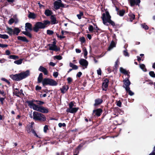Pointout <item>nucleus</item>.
<instances>
[{"instance_id": "nucleus-1", "label": "nucleus", "mask_w": 155, "mask_h": 155, "mask_svg": "<svg viewBox=\"0 0 155 155\" xmlns=\"http://www.w3.org/2000/svg\"><path fill=\"white\" fill-rule=\"evenodd\" d=\"M29 75L30 71L27 70L25 71L21 72L18 74L10 75V77L13 80L18 81L27 78Z\"/></svg>"}, {"instance_id": "nucleus-2", "label": "nucleus", "mask_w": 155, "mask_h": 155, "mask_svg": "<svg viewBox=\"0 0 155 155\" xmlns=\"http://www.w3.org/2000/svg\"><path fill=\"white\" fill-rule=\"evenodd\" d=\"M111 17L108 11H106L105 13H103L102 16L101 17L103 23L104 25H108L106 24L108 22L111 25L114 26H115V23L113 21L111 20Z\"/></svg>"}, {"instance_id": "nucleus-3", "label": "nucleus", "mask_w": 155, "mask_h": 155, "mask_svg": "<svg viewBox=\"0 0 155 155\" xmlns=\"http://www.w3.org/2000/svg\"><path fill=\"white\" fill-rule=\"evenodd\" d=\"M33 119L35 121H38L40 122H43L46 120V117L42 114L37 111L33 113Z\"/></svg>"}, {"instance_id": "nucleus-4", "label": "nucleus", "mask_w": 155, "mask_h": 155, "mask_svg": "<svg viewBox=\"0 0 155 155\" xmlns=\"http://www.w3.org/2000/svg\"><path fill=\"white\" fill-rule=\"evenodd\" d=\"M42 83L43 86L47 85L55 86L58 84L57 82L54 80L48 78H44L42 80Z\"/></svg>"}, {"instance_id": "nucleus-5", "label": "nucleus", "mask_w": 155, "mask_h": 155, "mask_svg": "<svg viewBox=\"0 0 155 155\" xmlns=\"http://www.w3.org/2000/svg\"><path fill=\"white\" fill-rule=\"evenodd\" d=\"M44 29L43 26V24L41 22H37L34 25L33 27V31L35 32H38L40 29Z\"/></svg>"}, {"instance_id": "nucleus-6", "label": "nucleus", "mask_w": 155, "mask_h": 155, "mask_svg": "<svg viewBox=\"0 0 155 155\" xmlns=\"http://www.w3.org/2000/svg\"><path fill=\"white\" fill-rule=\"evenodd\" d=\"M129 76L127 77L123 81L124 82V85L123 86L125 88V90H127V89L130 88L129 86L130 84V82L129 80Z\"/></svg>"}, {"instance_id": "nucleus-7", "label": "nucleus", "mask_w": 155, "mask_h": 155, "mask_svg": "<svg viewBox=\"0 0 155 155\" xmlns=\"http://www.w3.org/2000/svg\"><path fill=\"white\" fill-rule=\"evenodd\" d=\"M54 8L56 10H58L61 7H65L64 5L62 2L57 1H56L54 3Z\"/></svg>"}, {"instance_id": "nucleus-8", "label": "nucleus", "mask_w": 155, "mask_h": 155, "mask_svg": "<svg viewBox=\"0 0 155 155\" xmlns=\"http://www.w3.org/2000/svg\"><path fill=\"white\" fill-rule=\"evenodd\" d=\"M79 63L83 67L82 68L83 69L87 68L88 64V61L86 60L83 58H81L79 60Z\"/></svg>"}, {"instance_id": "nucleus-9", "label": "nucleus", "mask_w": 155, "mask_h": 155, "mask_svg": "<svg viewBox=\"0 0 155 155\" xmlns=\"http://www.w3.org/2000/svg\"><path fill=\"white\" fill-rule=\"evenodd\" d=\"M109 80L107 78H105L103 81L102 84V88L103 91H106L108 87Z\"/></svg>"}, {"instance_id": "nucleus-10", "label": "nucleus", "mask_w": 155, "mask_h": 155, "mask_svg": "<svg viewBox=\"0 0 155 155\" xmlns=\"http://www.w3.org/2000/svg\"><path fill=\"white\" fill-rule=\"evenodd\" d=\"M48 46L49 47V50L54 51L56 52L59 51L60 48L59 47H58L56 45H52L51 44H48Z\"/></svg>"}, {"instance_id": "nucleus-11", "label": "nucleus", "mask_w": 155, "mask_h": 155, "mask_svg": "<svg viewBox=\"0 0 155 155\" xmlns=\"http://www.w3.org/2000/svg\"><path fill=\"white\" fill-rule=\"evenodd\" d=\"M93 113L94 114V116L99 117L101 116L103 112V110L101 108H98L94 110H93Z\"/></svg>"}, {"instance_id": "nucleus-12", "label": "nucleus", "mask_w": 155, "mask_h": 155, "mask_svg": "<svg viewBox=\"0 0 155 155\" xmlns=\"http://www.w3.org/2000/svg\"><path fill=\"white\" fill-rule=\"evenodd\" d=\"M39 71L43 72L45 75H47L49 74V72L47 69L42 66H40L38 69Z\"/></svg>"}, {"instance_id": "nucleus-13", "label": "nucleus", "mask_w": 155, "mask_h": 155, "mask_svg": "<svg viewBox=\"0 0 155 155\" xmlns=\"http://www.w3.org/2000/svg\"><path fill=\"white\" fill-rule=\"evenodd\" d=\"M25 30L26 31L29 30L31 31L32 30L33 31V28H32V25L30 23L27 22L26 23L25 26Z\"/></svg>"}, {"instance_id": "nucleus-14", "label": "nucleus", "mask_w": 155, "mask_h": 155, "mask_svg": "<svg viewBox=\"0 0 155 155\" xmlns=\"http://www.w3.org/2000/svg\"><path fill=\"white\" fill-rule=\"evenodd\" d=\"M130 5L132 6H134L135 5H139V4L140 2V0H130Z\"/></svg>"}, {"instance_id": "nucleus-15", "label": "nucleus", "mask_w": 155, "mask_h": 155, "mask_svg": "<svg viewBox=\"0 0 155 155\" xmlns=\"http://www.w3.org/2000/svg\"><path fill=\"white\" fill-rule=\"evenodd\" d=\"M38 111L44 113H47L48 112V110L47 108H45L44 107L40 106L38 109Z\"/></svg>"}, {"instance_id": "nucleus-16", "label": "nucleus", "mask_w": 155, "mask_h": 155, "mask_svg": "<svg viewBox=\"0 0 155 155\" xmlns=\"http://www.w3.org/2000/svg\"><path fill=\"white\" fill-rule=\"evenodd\" d=\"M103 102V100L101 98H97L95 100V103L94 105L95 107L101 104Z\"/></svg>"}, {"instance_id": "nucleus-17", "label": "nucleus", "mask_w": 155, "mask_h": 155, "mask_svg": "<svg viewBox=\"0 0 155 155\" xmlns=\"http://www.w3.org/2000/svg\"><path fill=\"white\" fill-rule=\"evenodd\" d=\"M79 109L78 107L71 108H68L66 110V111L71 113H76Z\"/></svg>"}, {"instance_id": "nucleus-18", "label": "nucleus", "mask_w": 155, "mask_h": 155, "mask_svg": "<svg viewBox=\"0 0 155 155\" xmlns=\"http://www.w3.org/2000/svg\"><path fill=\"white\" fill-rule=\"evenodd\" d=\"M120 72L124 74V75H127V77L130 76L129 74L130 72L128 71H127L125 69H124L122 67H120Z\"/></svg>"}, {"instance_id": "nucleus-19", "label": "nucleus", "mask_w": 155, "mask_h": 155, "mask_svg": "<svg viewBox=\"0 0 155 155\" xmlns=\"http://www.w3.org/2000/svg\"><path fill=\"white\" fill-rule=\"evenodd\" d=\"M84 145L83 143H81L75 149V154H77L78 155L79 153V150H80L81 148L83 147Z\"/></svg>"}, {"instance_id": "nucleus-20", "label": "nucleus", "mask_w": 155, "mask_h": 155, "mask_svg": "<svg viewBox=\"0 0 155 155\" xmlns=\"http://www.w3.org/2000/svg\"><path fill=\"white\" fill-rule=\"evenodd\" d=\"M17 38L18 40L21 41L23 42H29V41L24 36H18Z\"/></svg>"}, {"instance_id": "nucleus-21", "label": "nucleus", "mask_w": 155, "mask_h": 155, "mask_svg": "<svg viewBox=\"0 0 155 155\" xmlns=\"http://www.w3.org/2000/svg\"><path fill=\"white\" fill-rule=\"evenodd\" d=\"M69 87L67 85L63 86L62 88H60L61 92L62 94H64L65 91H67Z\"/></svg>"}, {"instance_id": "nucleus-22", "label": "nucleus", "mask_w": 155, "mask_h": 155, "mask_svg": "<svg viewBox=\"0 0 155 155\" xmlns=\"http://www.w3.org/2000/svg\"><path fill=\"white\" fill-rule=\"evenodd\" d=\"M51 19V22L52 25L57 24V20L56 18L55 17V15H51L50 17Z\"/></svg>"}, {"instance_id": "nucleus-23", "label": "nucleus", "mask_w": 155, "mask_h": 155, "mask_svg": "<svg viewBox=\"0 0 155 155\" xmlns=\"http://www.w3.org/2000/svg\"><path fill=\"white\" fill-rule=\"evenodd\" d=\"M13 94L16 96L19 97L21 95L18 89V88H15L13 90Z\"/></svg>"}, {"instance_id": "nucleus-24", "label": "nucleus", "mask_w": 155, "mask_h": 155, "mask_svg": "<svg viewBox=\"0 0 155 155\" xmlns=\"http://www.w3.org/2000/svg\"><path fill=\"white\" fill-rule=\"evenodd\" d=\"M20 31L21 30L20 29L18 28L15 27L14 28L13 30V35H18L20 32Z\"/></svg>"}, {"instance_id": "nucleus-25", "label": "nucleus", "mask_w": 155, "mask_h": 155, "mask_svg": "<svg viewBox=\"0 0 155 155\" xmlns=\"http://www.w3.org/2000/svg\"><path fill=\"white\" fill-rule=\"evenodd\" d=\"M28 17L29 18L34 19L36 17V15L34 13L30 12L28 16Z\"/></svg>"}, {"instance_id": "nucleus-26", "label": "nucleus", "mask_w": 155, "mask_h": 155, "mask_svg": "<svg viewBox=\"0 0 155 155\" xmlns=\"http://www.w3.org/2000/svg\"><path fill=\"white\" fill-rule=\"evenodd\" d=\"M53 14L52 12L48 9H46L45 10V14L47 16H49L52 15Z\"/></svg>"}, {"instance_id": "nucleus-27", "label": "nucleus", "mask_w": 155, "mask_h": 155, "mask_svg": "<svg viewBox=\"0 0 155 155\" xmlns=\"http://www.w3.org/2000/svg\"><path fill=\"white\" fill-rule=\"evenodd\" d=\"M51 23V22L48 20H44L43 21V22H42V24H43V26L44 28H45L47 25H49Z\"/></svg>"}, {"instance_id": "nucleus-28", "label": "nucleus", "mask_w": 155, "mask_h": 155, "mask_svg": "<svg viewBox=\"0 0 155 155\" xmlns=\"http://www.w3.org/2000/svg\"><path fill=\"white\" fill-rule=\"evenodd\" d=\"M116 46V44L115 42L112 41L111 42L110 44L108 47V50L110 51L114 47Z\"/></svg>"}, {"instance_id": "nucleus-29", "label": "nucleus", "mask_w": 155, "mask_h": 155, "mask_svg": "<svg viewBox=\"0 0 155 155\" xmlns=\"http://www.w3.org/2000/svg\"><path fill=\"white\" fill-rule=\"evenodd\" d=\"M43 75L42 73H40L39 76L38 78V83L42 82L43 78Z\"/></svg>"}, {"instance_id": "nucleus-30", "label": "nucleus", "mask_w": 155, "mask_h": 155, "mask_svg": "<svg viewBox=\"0 0 155 155\" xmlns=\"http://www.w3.org/2000/svg\"><path fill=\"white\" fill-rule=\"evenodd\" d=\"M7 30L8 31L7 33L10 35L12 36L13 33V30L11 28L8 27L7 28Z\"/></svg>"}, {"instance_id": "nucleus-31", "label": "nucleus", "mask_w": 155, "mask_h": 155, "mask_svg": "<svg viewBox=\"0 0 155 155\" xmlns=\"http://www.w3.org/2000/svg\"><path fill=\"white\" fill-rule=\"evenodd\" d=\"M22 32L23 34L28 37L29 38H32L31 34L28 31H22Z\"/></svg>"}, {"instance_id": "nucleus-32", "label": "nucleus", "mask_w": 155, "mask_h": 155, "mask_svg": "<svg viewBox=\"0 0 155 155\" xmlns=\"http://www.w3.org/2000/svg\"><path fill=\"white\" fill-rule=\"evenodd\" d=\"M69 66L71 67L72 68V69L77 70L78 68V67L76 65L74 64L71 62L69 63Z\"/></svg>"}, {"instance_id": "nucleus-33", "label": "nucleus", "mask_w": 155, "mask_h": 155, "mask_svg": "<svg viewBox=\"0 0 155 155\" xmlns=\"http://www.w3.org/2000/svg\"><path fill=\"white\" fill-rule=\"evenodd\" d=\"M8 58L10 59L16 60L19 59V57L17 55H10Z\"/></svg>"}, {"instance_id": "nucleus-34", "label": "nucleus", "mask_w": 155, "mask_h": 155, "mask_svg": "<svg viewBox=\"0 0 155 155\" xmlns=\"http://www.w3.org/2000/svg\"><path fill=\"white\" fill-rule=\"evenodd\" d=\"M125 11L123 9L121 10H120L118 12V14L120 16H123L124 13H125Z\"/></svg>"}, {"instance_id": "nucleus-35", "label": "nucleus", "mask_w": 155, "mask_h": 155, "mask_svg": "<svg viewBox=\"0 0 155 155\" xmlns=\"http://www.w3.org/2000/svg\"><path fill=\"white\" fill-rule=\"evenodd\" d=\"M130 88H128L127 90H126V91L128 93L129 95L131 96H132L134 95V93L132 92L131 90H130Z\"/></svg>"}, {"instance_id": "nucleus-36", "label": "nucleus", "mask_w": 155, "mask_h": 155, "mask_svg": "<svg viewBox=\"0 0 155 155\" xmlns=\"http://www.w3.org/2000/svg\"><path fill=\"white\" fill-rule=\"evenodd\" d=\"M84 15V13L83 12L79 11V14H77V16L79 19L81 18V16Z\"/></svg>"}, {"instance_id": "nucleus-37", "label": "nucleus", "mask_w": 155, "mask_h": 155, "mask_svg": "<svg viewBox=\"0 0 155 155\" xmlns=\"http://www.w3.org/2000/svg\"><path fill=\"white\" fill-rule=\"evenodd\" d=\"M22 61L23 59H20L18 60L15 61L14 63L17 64H20L22 63Z\"/></svg>"}, {"instance_id": "nucleus-38", "label": "nucleus", "mask_w": 155, "mask_h": 155, "mask_svg": "<svg viewBox=\"0 0 155 155\" xmlns=\"http://www.w3.org/2000/svg\"><path fill=\"white\" fill-rule=\"evenodd\" d=\"M140 68L144 71H147L145 65L143 64H141L140 65Z\"/></svg>"}, {"instance_id": "nucleus-39", "label": "nucleus", "mask_w": 155, "mask_h": 155, "mask_svg": "<svg viewBox=\"0 0 155 155\" xmlns=\"http://www.w3.org/2000/svg\"><path fill=\"white\" fill-rule=\"evenodd\" d=\"M0 38L3 39H8L9 38V36L5 34L2 35L0 34Z\"/></svg>"}, {"instance_id": "nucleus-40", "label": "nucleus", "mask_w": 155, "mask_h": 155, "mask_svg": "<svg viewBox=\"0 0 155 155\" xmlns=\"http://www.w3.org/2000/svg\"><path fill=\"white\" fill-rule=\"evenodd\" d=\"M129 16L130 17V20L131 21H132L135 18V15L134 14H131L129 15Z\"/></svg>"}, {"instance_id": "nucleus-41", "label": "nucleus", "mask_w": 155, "mask_h": 155, "mask_svg": "<svg viewBox=\"0 0 155 155\" xmlns=\"http://www.w3.org/2000/svg\"><path fill=\"white\" fill-rule=\"evenodd\" d=\"M33 106V109L34 110L38 111V109H39V106H38V105L35 104H34Z\"/></svg>"}, {"instance_id": "nucleus-42", "label": "nucleus", "mask_w": 155, "mask_h": 155, "mask_svg": "<svg viewBox=\"0 0 155 155\" xmlns=\"http://www.w3.org/2000/svg\"><path fill=\"white\" fill-rule=\"evenodd\" d=\"M142 27L145 30H147L148 29L149 27L148 26L146 25L145 24H141Z\"/></svg>"}, {"instance_id": "nucleus-43", "label": "nucleus", "mask_w": 155, "mask_h": 155, "mask_svg": "<svg viewBox=\"0 0 155 155\" xmlns=\"http://www.w3.org/2000/svg\"><path fill=\"white\" fill-rule=\"evenodd\" d=\"M80 41L82 43H85L86 42L85 38L84 37H81L80 38Z\"/></svg>"}, {"instance_id": "nucleus-44", "label": "nucleus", "mask_w": 155, "mask_h": 155, "mask_svg": "<svg viewBox=\"0 0 155 155\" xmlns=\"http://www.w3.org/2000/svg\"><path fill=\"white\" fill-rule=\"evenodd\" d=\"M26 102L28 104V105L30 106V107H31V106H33L34 104V103H32L31 101H27Z\"/></svg>"}, {"instance_id": "nucleus-45", "label": "nucleus", "mask_w": 155, "mask_h": 155, "mask_svg": "<svg viewBox=\"0 0 155 155\" xmlns=\"http://www.w3.org/2000/svg\"><path fill=\"white\" fill-rule=\"evenodd\" d=\"M150 75L152 78H155V74L153 71H150L149 72Z\"/></svg>"}, {"instance_id": "nucleus-46", "label": "nucleus", "mask_w": 155, "mask_h": 155, "mask_svg": "<svg viewBox=\"0 0 155 155\" xmlns=\"http://www.w3.org/2000/svg\"><path fill=\"white\" fill-rule=\"evenodd\" d=\"M47 33L48 35H51L54 33V32L52 30H48L47 31Z\"/></svg>"}, {"instance_id": "nucleus-47", "label": "nucleus", "mask_w": 155, "mask_h": 155, "mask_svg": "<svg viewBox=\"0 0 155 155\" xmlns=\"http://www.w3.org/2000/svg\"><path fill=\"white\" fill-rule=\"evenodd\" d=\"M68 83V84H71L73 81V79L71 78L68 77L67 79Z\"/></svg>"}, {"instance_id": "nucleus-48", "label": "nucleus", "mask_w": 155, "mask_h": 155, "mask_svg": "<svg viewBox=\"0 0 155 155\" xmlns=\"http://www.w3.org/2000/svg\"><path fill=\"white\" fill-rule=\"evenodd\" d=\"M89 31L91 32H93L94 28L92 25H90L88 27Z\"/></svg>"}, {"instance_id": "nucleus-49", "label": "nucleus", "mask_w": 155, "mask_h": 155, "mask_svg": "<svg viewBox=\"0 0 155 155\" xmlns=\"http://www.w3.org/2000/svg\"><path fill=\"white\" fill-rule=\"evenodd\" d=\"M119 62V61L117 60L115 62V64L114 65V68L115 69H117L118 67V63Z\"/></svg>"}, {"instance_id": "nucleus-50", "label": "nucleus", "mask_w": 155, "mask_h": 155, "mask_svg": "<svg viewBox=\"0 0 155 155\" xmlns=\"http://www.w3.org/2000/svg\"><path fill=\"white\" fill-rule=\"evenodd\" d=\"M15 22L14 19L12 18H10L8 21V23L10 25H11Z\"/></svg>"}, {"instance_id": "nucleus-51", "label": "nucleus", "mask_w": 155, "mask_h": 155, "mask_svg": "<svg viewBox=\"0 0 155 155\" xmlns=\"http://www.w3.org/2000/svg\"><path fill=\"white\" fill-rule=\"evenodd\" d=\"M36 102L37 104H38L40 105H41L43 104H44L45 103L41 101H38L37 100V101H36Z\"/></svg>"}, {"instance_id": "nucleus-52", "label": "nucleus", "mask_w": 155, "mask_h": 155, "mask_svg": "<svg viewBox=\"0 0 155 155\" xmlns=\"http://www.w3.org/2000/svg\"><path fill=\"white\" fill-rule=\"evenodd\" d=\"M48 130V126L47 125H45L44 127V131L45 133H47V130Z\"/></svg>"}, {"instance_id": "nucleus-53", "label": "nucleus", "mask_w": 155, "mask_h": 155, "mask_svg": "<svg viewBox=\"0 0 155 155\" xmlns=\"http://www.w3.org/2000/svg\"><path fill=\"white\" fill-rule=\"evenodd\" d=\"M54 57L58 60H61L62 58V57L60 55L55 56Z\"/></svg>"}, {"instance_id": "nucleus-54", "label": "nucleus", "mask_w": 155, "mask_h": 155, "mask_svg": "<svg viewBox=\"0 0 155 155\" xmlns=\"http://www.w3.org/2000/svg\"><path fill=\"white\" fill-rule=\"evenodd\" d=\"M87 50L86 48L84 50V56L85 58L86 59L87 58Z\"/></svg>"}, {"instance_id": "nucleus-55", "label": "nucleus", "mask_w": 155, "mask_h": 155, "mask_svg": "<svg viewBox=\"0 0 155 155\" xmlns=\"http://www.w3.org/2000/svg\"><path fill=\"white\" fill-rule=\"evenodd\" d=\"M1 80H2V81H5V82H6L7 83H8V84H10V82L8 81L5 78H1Z\"/></svg>"}, {"instance_id": "nucleus-56", "label": "nucleus", "mask_w": 155, "mask_h": 155, "mask_svg": "<svg viewBox=\"0 0 155 155\" xmlns=\"http://www.w3.org/2000/svg\"><path fill=\"white\" fill-rule=\"evenodd\" d=\"M56 35L57 36V37L58 38H60V39L64 38H65V36L59 35L57 33H56Z\"/></svg>"}, {"instance_id": "nucleus-57", "label": "nucleus", "mask_w": 155, "mask_h": 155, "mask_svg": "<svg viewBox=\"0 0 155 155\" xmlns=\"http://www.w3.org/2000/svg\"><path fill=\"white\" fill-rule=\"evenodd\" d=\"M116 103H117L116 104H117V106H118L119 107H121L122 103L120 100L117 101Z\"/></svg>"}, {"instance_id": "nucleus-58", "label": "nucleus", "mask_w": 155, "mask_h": 155, "mask_svg": "<svg viewBox=\"0 0 155 155\" xmlns=\"http://www.w3.org/2000/svg\"><path fill=\"white\" fill-rule=\"evenodd\" d=\"M123 54L124 56H129V54L128 52H127V50H124L123 51Z\"/></svg>"}, {"instance_id": "nucleus-59", "label": "nucleus", "mask_w": 155, "mask_h": 155, "mask_svg": "<svg viewBox=\"0 0 155 155\" xmlns=\"http://www.w3.org/2000/svg\"><path fill=\"white\" fill-rule=\"evenodd\" d=\"M5 99V97H0V101L1 104L2 105L3 104H4V101Z\"/></svg>"}, {"instance_id": "nucleus-60", "label": "nucleus", "mask_w": 155, "mask_h": 155, "mask_svg": "<svg viewBox=\"0 0 155 155\" xmlns=\"http://www.w3.org/2000/svg\"><path fill=\"white\" fill-rule=\"evenodd\" d=\"M69 108H72L73 106H74V104L72 101H71L69 104Z\"/></svg>"}, {"instance_id": "nucleus-61", "label": "nucleus", "mask_w": 155, "mask_h": 155, "mask_svg": "<svg viewBox=\"0 0 155 155\" xmlns=\"http://www.w3.org/2000/svg\"><path fill=\"white\" fill-rule=\"evenodd\" d=\"M58 73L57 72H54L53 74V76L55 78H56L58 76Z\"/></svg>"}, {"instance_id": "nucleus-62", "label": "nucleus", "mask_w": 155, "mask_h": 155, "mask_svg": "<svg viewBox=\"0 0 155 155\" xmlns=\"http://www.w3.org/2000/svg\"><path fill=\"white\" fill-rule=\"evenodd\" d=\"M82 74L81 72V71L79 72L76 75V77L77 78H80Z\"/></svg>"}, {"instance_id": "nucleus-63", "label": "nucleus", "mask_w": 155, "mask_h": 155, "mask_svg": "<svg viewBox=\"0 0 155 155\" xmlns=\"http://www.w3.org/2000/svg\"><path fill=\"white\" fill-rule=\"evenodd\" d=\"M41 87L38 85H37L35 87V90L37 91L41 90Z\"/></svg>"}, {"instance_id": "nucleus-64", "label": "nucleus", "mask_w": 155, "mask_h": 155, "mask_svg": "<svg viewBox=\"0 0 155 155\" xmlns=\"http://www.w3.org/2000/svg\"><path fill=\"white\" fill-rule=\"evenodd\" d=\"M97 73L99 75H101V71L100 69L97 70Z\"/></svg>"}]
</instances>
